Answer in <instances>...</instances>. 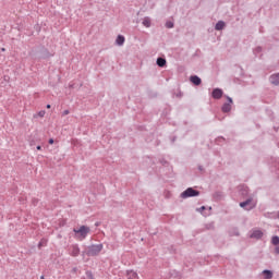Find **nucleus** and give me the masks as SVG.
Wrapping results in <instances>:
<instances>
[{
    "instance_id": "nucleus-13",
    "label": "nucleus",
    "mask_w": 279,
    "mask_h": 279,
    "mask_svg": "<svg viewBox=\"0 0 279 279\" xmlns=\"http://www.w3.org/2000/svg\"><path fill=\"white\" fill-rule=\"evenodd\" d=\"M144 27H151V20L149 17H145L143 20Z\"/></svg>"
},
{
    "instance_id": "nucleus-21",
    "label": "nucleus",
    "mask_w": 279,
    "mask_h": 279,
    "mask_svg": "<svg viewBox=\"0 0 279 279\" xmlns=\"http://www.w3.org/2000/svg\"><path fill=\"white\" fill-rule=\"evenodd\" d=\"M275 252L279 254V245L276 246Z\"/></svg>"
},
{
    "instance_id": "nucleus-5",
    "label": "nucleus",
    "mask_w": 279,
    "mask_h": 279,
    "mask_svg": "<svg viewBox=\"0 0 279 279\" xmlns=\"http://www.w3.org/2000/svg\"><path fill=\"white\" fill-rule=\"evenodd\" d=\"M214 99H221L223 97V90L221 88H215L211 93Z\"/></svg>"
},
{
    "instance_id": "nucleus-15",
    "label": "nucleus",
    "mask_w": 279,
    "mask_h": 279,
    "mask_svg": "<svg viewBox=\"0 0 279 279\" xmlns=\"http://www.w3.org/2000/svg\"><path fill=\"white\" fill-rule=\"evenodd\" d=\"M157 64H158V66H165L167 64V60H165L162 58H158Z\"/></svg>"
},
{
    "instance_id": "nucleus-2",
    "label": "nucleus",
    "mask_w": 279,
    "mask_h": 279,
    "mask_svg": "<svg viewBox=\"0 0 279 279\" xmlns=\"http://www.w3.org/2000/svg\"><path fill=\"white\" fill-rule=\"evenodd\" d=\"M197 195H199V191L193 190V187H189L181 194V197L186 199L187 197H197Z\"/></svg>"
},
{
    "instance_id": "nucleus-7",
    "label": "nucleus",
    "mask_w": 279,
    "mask_h": 279,
    "mask_svg": "<svg viewBox=\"0 0 279 279\" xmlns=\"http://www.w3.org/2000/svg\"><path fill=\"white\" fill-rule=\"evenodd\" d=\"M190 82H192L194 86H199V84H202V78H199L197 75H194L190 77Z\"/></svg>"
},
{
    "instance_id": "nucleus-28",
    "label": "nucleus",
    "mask_w": 279,
    "mask_h": 279,
    "mask_svg": "<svg viewBox=\"0 0 279 279\" xmlns=\"http://www.w3.org/2000/svg\"><path fill=\"white\" fill-rule=\"evenodd\" d=\"M41 279H45V277H41Z\"/></svg>"
},
{
    "instance_id": "nucleus-3",
    "label": "nucleus",
    "mask_w": 279,
    "mask_h": 279,
    "mask_svg": "<svg viewBox=\"0 0 279 279\" xmlns=\"http://www.w3.org/2000/svg\"><path fill=\"white\" fill-rule=\"evenodd\" d=\"M102 250H104L102 244L92 245L88 250V256H97V254H99V252H101Z\"/></svg>"
},
{
    "instance_id": "nucleus-4",
    "label": "nucleus",
    "mask_w": 279,
    "mask_h": 279,
    "mask_svg": "<svg viewBox=\"0 0 279 279\" xmlns=\"http://www.w3.org/2000/svg\"><path fill=\"white\" fill-rule=\"evenodd\" d=\"M241 208H246V210H252L256 206V204L252 203V199H247L246 202L240 203Z\"/></svg>"
},
{
    "instance_id": "nucleus-9",
    "label": "nucleus",
    "mask_w": 279,
    "mask_h": 279,
    "mask_svg": "<svg viewBox=\"0 0 279 279\" xmlns=\"http://www.w3.org/2000/svg\"><path fill=\"white\" fill-rule=\"evenodd\" d=\"M270 84H274L275 86H279V74H272L270 76Z\"/></svg>"
},
{
    "instance_id": "nucleus-16",
    "label": "nucleus",
    "mask_w": 279,
    "mask_h": 279,
    "mask_svg": "<svg viewBox=\"0 0 279 279\" xmlns=\"http://www.w3.org/2000/svg\"><path fill=\"white\" fill-rule=\"evenodd\" d=\"M263 274L266 279H271L274 276L270 270H264Z\"/></svg>"
},
{
    "instance_id": "nucleus-19",
    "label": "nucleus",
    "mask_w": 279,
    "mask_h": 279,
    "mask_svg": "<svg viewBox=\"0 0 279 279\" xmlns=\"http://www.w3.org/2000/svg\"><path fill=\"white\" fill-rule=\"evenodd\" d=\"M46 112L45 110H41L37 113V117H40V119H43V117H45Z\"/></svg>"
},
{
    "instance_id": "nucleus-22",
    "label": "nucleus",
    "mask_w": 279,
    "mask_h": 279,
    "mask_svg": "<svg viewBox=\"0 0 279 279\" xmlns=\"http://www.w3.org/2000/svg\"><path fill=\"white\" fill-rule=\"evenodd\" d=\"M49 145H53V138L49 140Z\"/></svg>"
},
{
    "instance_id": "nucleus-24",
    "label": "nucleus",
    "mask_w": 279,
    "mask_h": 279,
    "mask_svg": "<svg viewBox=\"0 0 279 279\" xmlns=\"http://www.w3.org/2000/svg\"><path fill=\"white\" fill-rule=\"evenodd\" d=\"M47 108H48V109L51 108V105H47Z\"/></svg>"
},
{
    "instance_id": "nucleus-14",
    "label": "nucleus",
    "mask_w": 279,
    "mask_h": 279,
    "mask_svg": "<svg viewBox=\"0 0 279 279\" xmlns=\"http://www.w3.org/2000/svg\"><path fill=\"white\" fill-rule=\"evenodd\" d=\"M72 256H78L80 255V247L77 246H72Z\"/></svg>"
},
{
    "instance_id": "nucleus-8",
    "label": "nucleus",
    "mask_w": 279,
    "mask_h": 279,
    "mask_svg": "<svg viewBox=\"0 0 279 279\" xmlns=\"http://www.w3.org/2000/svg\"><path fill=\"white\" fill-rule=\"evenodd\" d=\"M251 239H263V231L254 230L251 234Z\"/></svg>"
},
{
    "instance_id": "nucleus-10",
    "label": "nucleus",
    "mask_w": 279,
    "mask_h": 279,
    "mask_svg": "<svg viewBox=\"0 0 279 279\" xmlns=\"http://www.w3.org/2000/svg\"><path fill=\"white\" fill-rule=\"evenodd\" d=\"M128 279H138V274H136L134 270H130L126 274Z\"/></svg>"
},
{
    "instance_id": "nucleus-25",
    "label": "nucleus",
    "mask_w": 279,
    "mask_h": 279,
    "mask_svg": "<svg viewBox=\"0 0 279 279\" xmlns=\"http://www.w3.org/2000/svg\"><path fill=\"white\" fill-rule=\"evenodd\" d=\"M40 245H44V242H40V243H39V246H40Z\"/></svg>"
},
{
    "instance_id": "nucleus-23",
    "label": "nucleus",
    "mask_w": 279,
    "mask_h": 279,
    "mask_svg": "<svg viewBox=\"0 0 279 279\" xmlns=\"http://www.w3.org/2000/svg\"><path fill=\"white\" fill-rule=\"evenodd\" d=\"M40 149H43V147H40V146H37V150H38V151H40Z\"/></svg>"
},
{
    "instance_id": "nucleus-12",
    "label": "nucleus",
    "mask_w": 279,
    "mask_h": 279,
    "mask_svg": "<svg viewBox=\"0 0 279 279\" xmlns=\"http://www.w3.org/2000/svg\"><path fill=\"white\" fill-rule=\"evenodd\" d=\"M117 45L121 46L123 43H125V37L123 35H119L116 39Z\"/></svg>"
},
{
    "instance_id": "nucleus-27",
    "label": "nucleus",
    "mask_w": 279,
    "mask_h": 279,
    "mask_svg": "<svg viewBox=\"0 0 279 279\" xmlns=\"http://www.w3.org/2000/svg\"><path fill=\"white\" fill-rule=\"evenodd\" d=\"M2 51H5V48H2Z\"/></svg>"
},
{
    "instance_id": "nucleus-11",
    "label": "nucleus",
    "mask_w": 279,
    "mask_h": 279,
    "mask_svg": "<svg viewBox=\"0 0 279 279\" xmlns=\"http://www.w3.org/2000/svg\"><path fill=\"white\" fill-rule=\"evenodd\" d=\"M226 27V23L223 21H219L217 24H216V29L218 32H221V29H223Z\"/></svg>"
},
{
    "instance_id": "nucleus-20",
    "label": "nucleus",
    "mask_w": 279,
    "mask_h": 279,
    "mask_svg": "<svg viewBox=\"0 0 279 279\" xmlns=\"http://www.w3.org/2000/svg\"><path fill=\"white\" fill-rule=\"evenodd\" d=\"M66 114H69V110L63 111V117H66Z\"/></svg>"
},
{
    "instance_id": "nucleus-17",
    "label": "nucleus",
    "mask_w": 279,
    "mask_h": 279,
    "mask_svg": "<svg viewBox=\"0 0 279 279\" xmlns=\"http://www.w3.org/2000/svg\"><path fill=\"white\" fill-rule=\"evenodd\" d=\"M271 243L272 245H279V236L278 235L272 236Z\"/></svg>"
},
{
    "instance_id": "nucleus-18",
    "label": "nucleus",
    "mask_w": 279,
    "mask_h": 279,
    "mask_svg": "<svg viewBox=\"0 0 279 279\" xmlns=\"http://www.w3.org/2000/svg\"><path fill=\"white\" fill-rule=\"evenodd\" d=\"M166 27H168V29H171L173 27V22H167Z\"/></svg>"
},
{
    "instance_id": "nucleus-6",
    "label": "nucleus",
    "mask_w": 279,
    "mask_h": 279,
    "mask_svg": "<svg viewBox=\"0 0 279 279\" xmlns=\"http://www.w3.org/2000/svg\"><path fill=\"white\" fill-rule=\"evenodd\" d=\"M227 99L229 102L222 106V112H230L232 110V99L229 96H227Z\"/></svg>"
},
{
    "instance_id": "nucleus-26",
    "label": "nucleus",
    "mask_w": 279,
    "mask_h": 279,
    "mask_svg": "<svg viewBox=\"0 0 279 279\" xmlns=\"http://www.w3.org/2000/svg\"><path fill=\"white\" fill-rule=\"evenodd\" d=\"M40 245H44V242H40V243H39V246H40Z\"/></svg>"
},
{
    "instance_id": "nucleus-1",
    "label": "nucleus",
    "mask_w": 279,
    "mask_h": 279,
    "mask_svg": "<svg viewBox=\"0 0 279 279\" xmlns=\"http://www.w3.org/2000/svg\"><path fill=\"white\" fill-rule=\"evenodd\" d=\"M73 231L75 232V239H77V241H84L88 232H90V229L86 226H82L80 229H74Z\"/></svg>"
}]
</instances>
